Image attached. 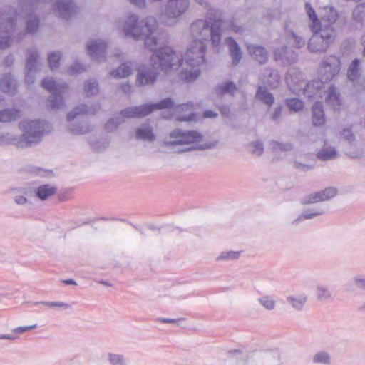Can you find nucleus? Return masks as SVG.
Returning <instances> with one entry per match:
<instances>
[{"instance_id":"nucleus-1","label":"nucleus","mask_w":365,"mask_h":365,"mask_svg":"<svg viewBox=\"0 0 365 365\" xmlns=\"http://www.w3.org/2000/svg\"><path fill=\"white\" fill-rule=\"evenodd\" d=\"M208 18L213 21L209 25L205 20H197L193 22L190 28L194 41L206 43L209 38L212 43L217 46L221 40V32L224 30L226 23L222 19L221 13L214 9H209Z\"/></svg>"},{"instance_id":"nucleus-2","label":"nucleus","mask_w":365,"mask_h":365,"mask_svg":"<svg viewBox=\"0 0 365 365\" xmlns=\"http://www.w3.org/2000/svg\"><path fill=\"white\" fill-rule=\"evenodd\" d=\"M165 143L178 153L210 149L217 145V142H205L203 135L197 131H183L180 129L173 130Z\"/></svg>"},{"instance_id":"nucleus-3","label":"nucleus","mask_w":365,"mask_h":365,"mask_svg":"<svg viewBox=\"0 0 365 365\" xmlns=\"http://www.w3.org/2000/svg\"><path fill=\"white\" fill-rule=\"evenodd\" d=\"M23 6H5L0 11V48L2 50L8 49L20 41V34L15 35L14 31L17 26L19 11L23 10Z\"/></svg>"},{"instance_id":"nucleus-4","label":"nucleus","mask_w":365,"mask_h":365,"mask_svg":"<svg viewBox=\"0 0 365 365\" xmlns=\"http://www.w3.org/2000/svg\"><path fill=\"white\" fill-rule=\"evenodd\" d=\"M206 43L203 42L192 41L187 48L182 63L183 78L192 81L197 78L200 74L198 68L204 63V56L205 54Z\"/></svg>"},{"instance_id":"nucleus-5","label":"nucleus","mask_w":365,"mask_h":365,"mask_svg":"<svg viewBox=\"0 0 365 365\" xmlns=\"http://www.w3.org/2000/svg\"><path fill=\"white\" fill-rule=\"evenodd\" d=\"M231 357L243 359L245 365H282L280 352L277 349H262L251 352L240 350L229 351Z\"/></svg>"},{"instance_id":"nucleus-6","label":"nucleus","mask_w":365,"mask_h":365,"mask_svg":"<svg viewBox=\"0 0 365 365\" xmlns=\"http://www.w3.org/2000/svg\"><path fill=\"white\" fill-rule=\"evenodd\" d=\"M182 56L170 46H165L158 49L150 58V66L154 69L169 73L176 71L180 66L182 68Z\"/></svg>"},{"instance_id":"nucleus-7","label":"nucleus","mask_w":365,"mask_h":365,"mask_svg":"<svg viewBox=\"0 0 365 365\" xmlns=\"http://www.w3.org/2000/svg\"><path fill=\"white\" fill-rule=\"evenodd\" d=\"M46 126L48 125L39 120H25L20 122L19 128L21 133L18 134L19 148H27L39 143Z\"/></svg>"},{"instance_id":"nucleus-8","label":"nucleus","mask_w":365,"mask_h":365,"mask_svg":"<svg viewBox=\"0 0 365 365\" xmlns=\"http://www.w3.org/2000/svg\"><path fill=\"white\" fill-rule=\"evenodd\" d=\"M314 33L311 37L308 48L312 53L324 52L329 46L334 43L336 31L335 29H331L329 27L325 26L322 28H316L315 30H312Z\"/></svg>"},{"instance_id":"nucleus-9","label":"nucleus","mask_w":365,"mask_h":365,"mask_svg":"<svg viewBox=\"0 0 365 365\" xmlns=\"http://www.w3.org/2000/svg\"><path fill=\"white\" fill-rule=\"evenodd\" d=\"M189 0H168L160 14L162 23L167 26H174L177 19L188 9Z\"/></svg>"},{"instance_id":"nucleus-10","label":"nucleus","mask_w":365,"mask_h":365,"mask_svg":"<svg viewBox=\"0 0 365 365\" xmlns=\"http://www.w3.org/2000/svg\"><path fill=\"white\" fill-rule=\"evenodd\" d=\"M173 101L168 98L156 103H146L139 106L129 107L122 110V115L127 118H143L156 110L169 108L173 106Z\"/></svg>"},{"instance_id":"nucleus-11","label":"nucleus","mask_w":365,"mask_h":365,"mask_svg":"<svg viewBox=\"0 0 365 365\" xmlns=\"http://www.w3.org/2000/svg\"><path fill=\"white\" fill-rule=\"evenodd\" d=\"M24 5L23 10L19 11V15L17 19L19 17L25 18V33L28 34H35L39 28V19L31 13L33 9V4L31 0H23L18 4L16 6H12L13 8H18Z\"/></svg>"},{"instance_id":"nucleus-12","label":"nucleus","mask_w":365,"mask_h":365,"mask_svg":"<svg viewBox=\"0 0 365 365\" xmlns=\"http://www.w3.org/2000/svg\"><path fill=\"white\" fill-rule=\"evenodd\" d=\"M137 26L132 38L139 41L143 40L145 36L155 33L158 29V22L155 17L149 15L140 19Z\"/></svg>"},{"instance_id":"nucleus-13","label":"nucleus","mask_w":365,"mask_h":365,"mask_svg":"<svg viewBox=\"0 0 365 365\" xmlns=\"http://www.w3.org/2000/svg\"><path fill=\"white\" fill-rule=\"evenodd\" d=\"M341 62L336 56L327 58L322 63L319 69L320 81L327 82L332 80L338 75L340 71Z\"/></svg>"},{"instance_id":"nucleus-14","label":"nucleus","mask_w":365,"mask_h":365,"mask_svg":"<svg viewBox=\"0 0 365 365\" xmlns=\"http://www.w3.org/2000/svg\"><path fill=\"white\" fill-rule=\"evenodd\" d=\"M107 48L108 43L101 38H92L86 44L88 55L98 62L105 60Z\"/></svg>"},{"instance_id":"nucleus-15","label":"nucleus","mask_w":365,"mask_h":365,"mask_svg":"<svg viewBox=\"0 0 365 365\" xmlns=\"http://www.w3.org/2000/svg\"><path fill=\"white\" fill-rule=\"evenodd\" d=\"M361 62L359 59L354 60L347 71L348 78L354 83L357 91H365V78L361 76Z\"/></svg>"},{"instance_id":"nucleus-16","label":"nucleus","mask_w":365,"mask_h":365,"mask_svg":"<svg viewBox=\"0 0 365 365\" xmlns=\"http://www.w3.org/2000/svg\"><path fill=\"white\" fill-rule=\"evenodd\" d=\"M158 74V70L154 69L151 66H142L137 69L136 83L140 86L153 85Z\"/></svg>"},{"instance_id":"nucleus-17","label":"nucleus","mask_w":365,"mask_h":365,"mask_svg":"<svg viewBox=\"0 0 365 365\" xmlns=\"http://www.w3.org/2000/svg\"><path fill=\"white\" fill-rule=\"evenodd\" d=\"M140 18L135 14H129L123 19L117 22V27L119 31L123 32L126 36L132 38L133 33L140 24Z\"/></svg>"},{"instance_id":"nucleus-18","label":"nucleus","mask_w":365,"mask_h":365,"mask_svg":"<svg viewBox=\"0 0 365 365\" xmlns=\"http://www.w3.org/2000/svg\"><path fill=\"white\" fill-rule=\"evenodd\" d=\"M337 194V189L329 187L319 192H313L305 197L304 204H314L333 198Z\"/></svg>"},{"instance_id":"nucleus-19","label":"nucleus","mask_w":365,"mask_h":365,"mask_svg":"<svg viewBox=\"0 0 365 365\" xmlns=\"http://www.w3.org/2000/svg\"><path fill=\"white\" fill-rule=\"evenodd\" d=\"M285 81L289 89L294 92L301 91L305 83L301 72L295 69H290L289 71L287 73Z\"/></svg>"},{"instance_id":"nucleus-20","label":"nucleus","mask_w":365,"mask_h":365,"mask_svg":"<svg viewBox=\"0 0 365 365\" xmlns=\"http://www.w3.org/2000/svg\"><path fill=\"white\" fill-rule=\"evenodd\" d=\"M26 56L25 69L29 71H40L42 63L38 49L36 47L28 48Z\"/></svg>"},{"instance_id":"nucleus-21","label":"nucleus","mask_w":365,"mask_h":365,"mask_svg":"<svg viewBox=\"0 0 365 365\" xmlns=\"http://www.w3.org/2000/svg\"><path fill=\"white\" fill-rule=\"evenodd\" d=\"M259 80L263 86L270 88H277L279 85L281 78L277 70L265 68L261 74Z\"/></svg>"},{"instance_id":"nucleus-22","label":"nucleus","mask_w":365,"mask_h":365,"mask_svg":"<svg viewBox=\"0 0 365 365\" xmlns=\"http://www.w3.org/2000/svg\"><path fill=\"white\" fill-rule=\"evenodd\" d=\"M320 16L317 28L323 29V26H325L331 29H335L334 24L337 20L338 14L334 8L328 6L323 8Z\"/></svg>"},{"instance_id":"nucleus-23","label":"nucleus","mask_w":365,"mask_h":365,"mask_svg":"<svg viewBox=\"0 0 365 365\" xmlns=\"http://www.w3.org/2000/svg\"><path fill=\"white\" fill-rule=\"evenodd\" d=\"M308 294L305 292L294 293L286 297L289 306L294 311H302L308 302Z\"/></svg>"},{"instance_id":"nucleus-24","label":"nucleus","mask_w":365,"mask_h":365,"mask_svg":"<svg viewBox=\"0 0 365 365\" xmlns=\"http://www.w3.org/2000/svg\"><path fill=\"white\" fill-rule=\"evenodd\" d=\"M293 167L299 172L306 173L314 168V163L308 154H300L294 157Z\"/></svg>"},{"instance_id":"nucleus-25","label":"nucleus","mask_w":365,"mask_h":365,"mask_svg":"<svg viewBox=\"0 0 365 365\" xmlns=\"http://www.w3.org/2000/svg\"><path fill=\"white\" fill-rule=\"evenodd\" d=\"M41 86L52 93H63L67 91L68 86L66 83H61L51 77L44 78L41 83Z\"/></svg>"},{"instance_id":"nucleus-26","label":"nucleus","mask_w":365,"mask_h":365,"mask_svg":"<svg viewBox=\"0 0 365 365\" xmlns=\"http://www.w3.org/2000/svg\"><path fill=\"white\" fill-rule=\"evenodd\" d=\"M18 83L9 73L4 74L0 78V89L2 92L14 96L17 92Z\"/></svg>"},{"instance_id":"nucleus-27","label":"nucleus","mask_w":365,"mask_h":365,"mask_svg":"<svg viewBox=\"0 0 365 365\" xmlns=\"http://www.w3.org/2000/svg\"><path fill=\"white\" fill-rule=\"evenodd\" d=\"M97 109L94 106H88L86 104H80L74 107L67 115L66 120L71 122L77 117L84 115H95Z\"/></svg>"},{"instance_id":"nucleus-28","label":"nucleus","mask_w":365,"mask_h":365,"mask_svg":"<svg viewBox=\"0 0 365 365\" xmlns=\"http://www.w3.org/2000/svg\"><path fill=\"white\" fill-rule=\"evenodd\" d=\"M149 34L145 36L143 39L144 40V47L148 51L156 53L158 49H160L163 46L164 41L160 35Z\"/></svg>"},{"instance_id":"nucleus-29","label":"nucleus","mask_w":365,"mask_h":365,"mask_svg":"<svg viewBox=\"0 0 365 365\" xmlns=\"http://www.w3.org/2000/svg\"><path fill=\"white\" fill-rule=\"evenodd\" d=\"M315 296L318 302H329L334 300V296L329 285L318 284L315 289Z\"/></svg>"},{"instance_id":"nucleus-30","label":"nucleus","mask_w":365,"mask_h":365,"mask_svg":"<svg viewBox=\"0 0 365 365\" xmlns=\"http://www.w3.org/2000/svg\"><path fill=\"white\" fill-rule=\"evenodd\" d=\"M133 63L128 61L121 63L117 68L112 70L109 75L111 78L115 79L124 78L130 76L133 73Z\"/></svg>"},{"instance_id":"nucleus-31","label":"nucleus","mask_w":365,"mask_h":365,"mask_svg":"<svg viewBox=\"0 0 365 365\" xmlns=\"http://www.w3.org/2000/svg\"><path fill=\"white\" fill-rule=\"evenodd\" d=\"M317 158L322 161L334 160L337 158L338 152L336 148L327 143H324L316 155Z\"/></svg>"},{"instance_id":"nucleus-32","label":"nucleus","mask_w":365,"mask_h":365,"mask_svg":"<svg viewBox=\"0 0 365 365\" xmlns=\"http://www.w3.org/2000/svg\"><path fill=\"white\" fill-rule=\"evenodd\" d=\"M225 43L228 48L229 53L232 60V64H237L242 58V51L238 43L231 37L225 39Z\"/></svg>"},{"instance_id":"nucleus-33","label":"nucleus","mask_w":365,"mask_h":365,"mask_svg":"<svg viewBox=\"0 0 365 365\" xmlns=\"http://www.w3.org/2000/svg\"><path fill=\"white\" fill-rule=\"evenodd\" d=\"M247 51L252 58L261 64L265 63L268 60L267 52L266 49L261 46L249 45L247 46Z\"/></svg>"},{"instance_id":"nucleus-34","label":"nucleus","mask_w":365,"mask_h":365,"mask_svg":"<svg viewBox=\"0 0 365 365\" xmlns=\"http://www.w3.org/2000/svg\"><path fill=\"white\" fill-rule=\"evenodd\" d=\"M324 101L327 105L334 110L339 109L341 104V98L337 90L334 88H329L324 93Z\"/></svg>"},{"instance_id":"nucleus-35","label":"nucleus","mask_w":365,"mask_h":365,"mask_svg":"<svg viewBox=\"0 0 365 365\" xmlns=\"http://www.w3.org/2000/svg\"><path fill=\"white\" fill-rule=\"evenodd\" d=\"M135 137L138 140L150 143L153 142L155 139L153 128L148 124H143L139 126L135 130Z\"/></svg>"},{"instance_id":"nucleus-36","label":"nucleus","mask_w":365,"mask_h":365,"mask_svg":"<svg viewBox=\"0 0 365 365\" xmlns=\"http://www.w3.org/2000/svg\"><path fill=\"white\" fill-rule=\"evenodd\" d=\"M63 93H52L46 101V106L52 110H59L66 108Z\"/></svg>"},{"instance_id":"nucleus-37","label":"nucleus","mask_w":365,"mask_h":365,"mask_svg":"<svg viewBox=\"0 0 365 365\" xmlns=\"http://www.w3.org/2000/svg\"><path fill=\"white\" fill-rule=\"evenodd\" d=\"M325 115L322 105L316 103L312 108V122L314 126H322L325 123Z\"/></svg>"},{"instance_id":"nucleus-38","label":"nucleus","mask_w":365,"mask_h":365,"mask_svg":"<svg viewBox=\"0 0 365 365\" xmlns=\"http://www.w3.org/2000/svg\"><path fill=\"white\" fill-rule=\"evenodd\" d=\"M322 86V81H312L307 83H304L302 88L303 94L309 98H312L315 97Z\"/></svg>"},{"instance_id":"nucleus-39","label":"nucleus","mask_w":365,"mask_h":365,"mask_svg":"<svg viewBox=\"0 0 365 365\" xmlns=\"http://www.w3.org/2000/svg\"><path fill=\"white\" fill-rule=\"evenodd\" d=\"M331 355L325 350H320L314 354L312 357V362L314 364L331 365Z\"/></svg>"},{"instance_id":"nucleus-40","label":"nucleus","mask_w":365,"mask_h":365,"mask_svg":"<svg viewBox=\"0 0 365 365\" xmlns=\"http://www.w3.org/2000/svg\"><path fill=\"white\" fill-rule=\"evenodd\" d=\"M255 97L268 106H271L274 101L273 95L267 91L264 86H259L258 87Z\"/></svg>"},{"instance_id":"nucleus-41","label":"nucleus","mask_w":365,"mask_h":365,"mask_svg":"<svg viewBox=\"0 0 365 365\" xmlns=\"http://www.w3.org/2000/svg\"><path fill=\"white\" fill-rule=\"evenodd\" d=\"M274 56L276 60H282L286 62L292 61L296 57L295 53L292 49H289L287 47L274 48Z\"/></svg>"},{"instance_id":"nucleus-42","label":"nucleus","mask_w":365,"mask_h":365,"mask_svg":"<svg viewBox=\"0 0 365 365\" xmlns=\"http://www.w3.org/2000/svg\"><path fill=\"white\" fill-rule=\"evenodd\" d=\"M38 327L37 324H34L30 326L19 327L12 330V334H0L1 339H6L14 341L18 339V336L15 334H21L26 331H31Z\"/></svg>"},{"instance_id":"nucleus-43","label":"nucleus","mask_w":365,"mask_h":365,"mask_svg":"<svg viewBox=\"0 0 365 365\" xmlns=\"http://www.w3.org/2000/svg\"><path fill=\"white\" fill-rule=\"evenodd\" d=\"M83 93L87 97L94 96L99 93V85L98 81L94 78L86 80L83 83Z\"/></svg>"},{"instance_id":"nucleus-44","label":"nucleus","mask_w":365,"mask_h":365,"mask_svg":"<svg viewBox=\"0 0 365 365\" xmlns=\"http://www.w3.org/2000/svg\"><path fill=\"white\" fill-rule=\"evenodd\" d=\"M18 134L12 130L0 133V146L14 145L19 148Z\"/></svg>"},{"instance_id":"nucleus-45","label":"nucleus","mask_w":365,"mask_h":365,"mask_svg":"<svg viewBox=\"0 0 365 365\" xmlns=\"http://www.w3.org/2000/svg\"><path fill=\"white\" fill-rule=\"evenodd\" d=\"M326 212L327 210L324 208L317 207H307L297 220L312 219L317 216L322 215Z\"/></svg>"},{"instance_id":"nucleus-46","label":"nucleus","mask_w":365,"mask_h":365,"mask_svg":"<svg viewBox=\"0 0 365 365\" xmlns=\"http://www.w3.org/2000/svg\"><path fill=\"white\" fill-rule=\"evenodd\" d=\"M68 130L73 135H82L92 130L91 126L87 122H81L80 123L71 124L68 127Z\"/></svg>"},{"instance_id":"nucleus-47","label":"nucleus","mask_w":365,"mask_h":365,"mask_svg":"<svg viewBox=\"0 0 365 365\" xmlns=\"http://www.w3.org/2000/svg\"><path fill=\"white\" fill-rule=\"evenodd\" d=\"M56 192V187L49 185H43L37 188L36 195L40 199L44 200L48 197L54 195Z\"/></svg>"},{"instance_id":"nucleus-48","label":"nucleus","mask_w":365,"mask_h":365,"mask_svg":"<svg viewBox=\"0 0 365 365\" xmlns=\"http://www.w3.org/2000/svg\"><path fill=\"white\" fill-rule=\"evenodd\" d=\"M305 9L310 21L309 24V28L311 30H315L316 28L319 26V19L317 18L314 10L309 4L307 3L305 4Z\"/></svg>"},{"instance_id":"nucleus-49","label":"nucleus","mask_w":365,"mask_h":365,"mask_svg":"<svg viewBox=\"0 0 365 365\" xmlns=\"http://www.w3.org/2000/svg\"><path fill=\"white\" fill-rule=\"evenodd\" d=\"M259 304L267 310H274L277 305V300L274 297L271 295H264L259 299Z\"/></svg>"},{"instance_id":"nucleus-50","label":"nucleus","mask_w":365,"mask_h":365,"mask_svg":"<svg viewBox=\"0 0 365 365\" xmlns=\"http://www.w3.org/2000/svg\"><path fill=\"white\" fill-rule=\"evenodd\" d=\"M18 112L16 110L4 109L0 110V123H7L18 118Z\"/></svg>"},{"instance_id":"nucleus-51","label":"nucleus","mask_w":365,"mask_h":365,"mask_svg":"<svg viewBox=\"0 0 365 365\" xmlns=\"http://www.w3.org/2000/svg\"><path fill=\"white\" fill-rule=\"evenodd\" d=\"M217 91L222 94L234 95L237 91V88L235 83L228 81L219 85Z\"/></svg>"},{"instance_id":"nucleus-52","label":"nucleus","mask_w":365,"mask_h":365,"mask_svg":"<svg viewBox=\"0 0 365 365\" xmlns=\"http://www.w3.org/2000/svg\"><path fill=\"white\" fill-rule=\"evenodd\" d=\"M36 305L42 304L46 307L53 308L56 310H66L71 307L68 304L63 302H38L35 303Z\"/></svg>"},{"instance_id":"nucleus-53","label":"nucleus","mask_w":365,"mask_h":365,"mask_svg":"<svg viewBox=\"0 0 365 365\" xmlns=\"http://www.w3.org/2000/svg\"><path fill=\"white\" fill-rule=\"evenodd\" d=\"M61 56V53L59 51H53L48 53V61L51 70L58 68Z\"/></svg>"},{"instance_id":"nucleus-54","label":"nucleus","mask_w":365,"mask_h":365,"mask_svg":"<svg viewBox=\"0 0 365 365\" xmlns=\"http://www.w3.org/2000/svg\"><path fill=\"white\" fill-rule=\"evenodd\" d=\"M240 255V252H235V251H225L220 254L216 257L217 261H230V260H234L239 258Z\"/></svg>"},{"instance_id":"nucleus-55","label":"nucleus","mask_w":365,"mask_h":365,"mask_svg":"<svg viewBox=\"0 0 365 365\" xmlns=\"http://www.w3.org/2000/svg\"><path fill=\"white\" fill-rule=\"evenodd\" d=\"M351 282L356 289L365 290V273L354 275L351 279Z\"/></svg>"},{"instance_id":"nucleus-56","label":"nucleus","mask_w":365,"mask_h":365,"mask_svg":"<svg viewBox=\"0 0 365 365\" xmlns=\"http://www.w3.org/2000/svg\"><path fill=\"white\" fill-rule=\"evenodd\" d=\"M288 108L294 112L300 111L304 108V103L297 98H290L287 100Z\"/></svg>"},{"instance_id":"nucleus-57","label":"nucleus","mask_w":365,"mask_h":365,"mask_svg":"<svg viewBox=\"0 0 365 365\" xmlns=\"http://www.w3.org/2000/svg\"><path fill=\"white\" fill-rule=\"evenodd\" d=\"M108 361L111 365H125V360L123 355L116 354H109Z\"/></svg>"},{"instance_id":"nucleus-58","label":"nucleus","mask_w":365,"mask_h":365,"mask_svg":"<svg viewBox=\"0 0 365 365\" xmlns=\"http://www.w3.org/2000/svg\"><path fill=\"white\" fill-rule=\"evenodd\" d=\"M251 153L257 156H260L264 152V146L260 141H254L250 143Z\"/></svg>"},{"instance_id":"nucleus-59","label":"nucleus","mask_w":365,"mask_h":365,"mask_svg":"<svg viewBox=\"0 0 365 365\" xmlns=\"http://www.w3.org/2000/svg\"><path fill=\"white\" fill-rule=\"evenodd\" d=\"M85 67L82 64L79 63H74L67 68L66 72L69 75H73L81 73L85 71Z\"/></svg>"},{"instance_id":"nucleus-60","label":"nucleus","mask_w":365,"mask_h":365,"mask_svg":"<svg viewBox=\"0 0 365 365\" xmlns=\"http://www.w3.org/2000/svg\"><path fill=\"white\" fill-rule=\"evenodd\" d=\"M340 136L349 144H351L355 140V136L353 131L349 128H344L340 133Z\"/></svg>"},{"instance_id":"nucleus-61","label":"nucleus","mask_w":365,"mask_h":365,"mask_svg":"<svg viewBox=\"0 0 365 365\" xmlns=\"http://www.w3.org/2000/svg\"><path fill=\"white\" fill-rule=\"evenodd\" d=\"M289 43L296 48H300L304 45L305 41L301 37L293 34L289 38Z\"/></svg>"},{"instance_id":"nucleus-62","label":"nucleus","mask_w":365,"mask_h":365,"mask_svg":"<svg viewBox=\"0 0 365 365\" xmlns=\"http://www.w3.org/2000/svg\"><path fill=\"white\" fill-rule=\"evenodd\" d=\"M25 81L27 84L30 85L34 83L36 80V74L39 71H29L28 69H25Z\"/></svg>"},{"instance_id":"nucleus-63","label":"nucleus","mask_w":365,"mask_h":365,"mask_svg":"<svg viewBox=\"0 0 365 365\" xmlns=\"http://www.w3.org/2000/svg\"><path fill=\"white\" fill-rule=\"evenodd\" d=\"M282 107L277 106L269 111V118L274 121H277L282 115Z\"/></svg>"},{"instance_id":"nucleus-64","label":"nucleus","mask_w":365,"mask_h":365,"mask_svg":"<svg viewBox=\"0 0 365 365\" xmlns=\"http://www.w3.org/2000/svg\"><path fill=\"white\" fill-rule=\"evenodd\" d=\"M292 148H293L292 145L289 143H277L274 146L275 150H279L281 151H289V150H292Z\"/></svg>"}]
</instances>
